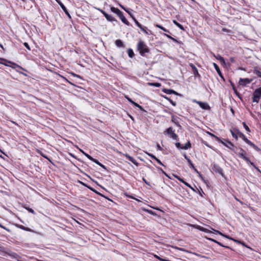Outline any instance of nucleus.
<instances>
[{
  "instance_id": "1",
  "label": "nucleus",
  "mask_w": 261,
  "mask_h": 261,
  "mask_svg": "<svg viewBox=\"0 0 261 261\" xmlns=\"http://www.w3.org/2000/svg\"><path fill=\"white\" fill-rule=\"evenodd\" d=\"M138 50L141 56H144L145 54L149 52V49L147 45L142 41H140L137 45Z\"/></svg>"
},
{
  "instance_id": "2",
  "label": "nucleus",
  "mask_w": 261,
  "mask_h": 261,
  "mask_svg": "<svg viewBox=\"0 0 261 261\" xmlns=\"http://www.w3.org/2000/svg\"><path fill=\"white\" fill-rule=\"evenodd\" d=\"M164 134L169 135L170 138L174 140H176L178 139V136L174 133V130L172 127H170L166 129L164 132Z\"/></svg>"
},
{
  "instance_id": "3",
  "label": "nucleus",
  "mask_w": 261,
  "mask_h": 261,
  "mask_svg": "<svg viewBox=\"0 0 261 261\" xmlns=\"http://www.w3.org/2000/svg\"><path fill=\"white\" fill-rule=\"evenodd\" d=\"M4 62L2 63L3 65L6 66H10L12 67V68H15L16 67H18L20 69H23L21 66L17 65L16 63L12 62L11 61L3 59Z\"/></svg>"
},
{
  "instance_id": "4",
  "label": "nucleus",
  "mask_w": 261,
  "mask_h": 261,
  "mask_svg": "<svg viewBox=\"0 0 261 261\" xmlns=\"http://www.w3.org/2000/svg\"><path fill=\"white\" fill-rule=\"evenodd\" d=\"M4 252L12 258L15 259L17 261H21L20 260L21 257L17 253L13 252L9 249H7L6 251H4Z\"/></svg>"
},
{
  "instance_id": "5",
  "label": "nucleus",
  "mask_w": 261,
  "mask_h": 261,
  "mask_svg": "<svg viewBox=\"0 0 261 261\" xmlns=\"http://www.w3.org/2000/svg\"><path fill=\"white\" fill-rule=\"evenodd\" d=\"M237 154L242 159L244 160L246 162L249 161V159L246 156V152L242 148L240 149V151L237 153Z\"/></svg>"
},
{
  "instance_id": "6",
  "label": "nucleus",
  "mask_w": 261,
  "mask_h": 261,
  "mask_svg": "<svg viewBox=\"0 0 261 261\" xmlns=\"http://www.w3.org/2000/svg\"><path fill=\"white\" fill-rule=\"evenodd\" d=\"M193 102L199 105L200 107L203 110H210V107L208 104L206 102H201L200 101H197L196 100H193Z\"/></svg>"
},
{
  "instance_id": "7",
  "label": "nucleus",
  "mask_w": 261,
  "mask_h": 261,
  "mask_svg": "<svg viewBox=\"0 0 261 261\" xmlns=\"http://www.w3.org/2000/svg\"><path fill=\"white\" fill-rule=\"evenodd\" d=\"M98 10L104 15L107 20L111 22L116 21V19L113 16L109 15L105 11L101 9H99Z\"/></svg>"
},
{
  "instance_id": "8",
  "label": "nucleus",
  "mask_w": 261,
  "mask_h": 261,
  "mask_svg": "<svg viewBox=\"0 0 261 261\" xmlns=\"http://www.w3.org/2000/svg\"><path fill=\"white\" fill-rule=\"evenodd\" d=\"M218 142L221 143L223 145H225L226 147L229 148L230 149H231L232 150H234V148H233L234 145H233V143H231V142H230L228 140L226 141V142H224L222 140H221V139H220V141H219Z\"/></svg>"
},
{
  "instance_id": "9",
  "label": "nucleus",
  "mask_w": 261,
  "mask_h": 261,
  "mask_svg": "<svg viewBox=\"0 0 261 261\" xmlns=\"http://www.w3.org/2000/svg\"><path fill=\"white\" fill-rule=\"evenodd\" d=\"M118 16L120 18L121 21L125 24L128 25L129 23L125 18V16L123 15V13L120 11L119 14H118Z\"/></svg>"
},
{
  "instance_id": "10",
  "label": "nucleus",
  "mask_w": 261,
  "mask_h": 261,
  "mask_svg": "<svg viewBox=\"0 0 261 261\" xmlns=\"http://www.w3.org/2000/svg\"><path fill=\"white\" fill-rule=\"evenodd\" d=\"M190 67H191V68L192 69V71H193V74L194 75V76H196V77H197L198 78H200V75L199 74L198 71V69L195 67V66L194 65L192 64H191L190 65Z\"/></svg>"
},
{
  "instance_id": "11",
  "label": "nucleus",
  "mask_w": 261,
  "mask_h": 261,
  "mask_svg": "<svg viewBox=\"0 0 261 261\" xmlns=\"http://www.w3.org/2000/svg\"><path fill=\"white\" fill-rule=\"evenodd\" d=\"M251 82V80H249L248 79H240L239 83L241 85L245 86L247 84L250 83Z\"/></svg>"
},
{
  "instance_id": "12",
  "label": "nucleus",
  "mask_w": 261,
  "mask_h": 261,
  "mask_svg": "<svg viewBox=\"0 0 261 261\" xmlns=\"http://www.w3.org/2000/svg\"><path fill=\"white\" fill-rule=\"evenodd\" d=\"M163 91L166 94H174L175 95H179V94L175 91L173 90L172 89H164Z\"/></svg>"
},
{
  "instance_id": "13",
  "label": "nucleus",
  "mask_w": 261,
  "mask_h": 261,
  "mask_svg": "<svg viewBox=\"0 0 261 261\" xmlns=\"http://www.w3.org/2000/svg\"><path fill=\"white\" fill-rule=\"evenodd\" d=\"M236 132L239 137L242 138V139L246 143L248 139L246 137V136L241 132H240L238 129H236Z\"/></svg>"
},
{
  "instance_id": "14",
  "label": "nucleus",
  "mask_w": 261,
  "mask_h": 261,
  "mask_svg": "<svg viewBox=\"0 0 261 261\" xmlns=\"http://www.w3.org/2000/svg\"><path fill=\"white\" fill-rule=\"evenodd\" d=\"M253 95L256 97H261V87L259 88H258L255 90L254 92Z\"/></svg>"
},
{
  "instance_id": "15",
  "label": "nucleus",
  "mask_w": 261,
  "mask_h": 261,
  "mask_svg": "<svg viewBox=\"0 0 261 261\" xmlns=\"http://www.w3.org/2000/svg\"><path fill=\"white\" fill-rule=\"evenodd\" d=\"M135 22L136 24V25L144 32H145L146 34H147V32H146V27H143L136 19H135Z\"/></svg>"
},
{
  "instance_id": "16",
  "label": "nucleus",
  "mask_w": 261,
  "mask_h": 261,
  "mask_svg": "<svg viewBox=\"0 0 261 261\" xmlns=\"http://www.w3.org/2000/svg\"><path fill=\"white\" fill-rule=\"evenodd\" d=\"M213 66L214 67H215L216 70L217 71L218 74H219V75L222 79H223V75H222V74L221 72V70L219 67V66L217 65V64L216 63H213Z\"/></svg>"
},
{
  "instance_id": "17",
  "label": "nucleus",
  "mask_w": 261,
  "mask_h": 261,
  "mask_svg": "<svg viewBox=\"0 0 261 261\" xmlns=\"http://www.w3.org/2000/svg\"><path fill=\"white\" fill-rule=\"evenodd\" d=\"M214 170L219 173V174L222 175L223 174V169L220 168L219 166L217 165H214Z\"/></svg>"
},
{
  "instance_id": "18",
  "label": "nucleus",
  "mask_w": 261,
  "mask_h": 261,
  "mask_svg": "<svg viewBox=\"0 0 261 261\" xmlns=\"http://www.w3.org/2000/svg\"><path fill=\"white\" fill-rule=\"evenodd\" d=\"M125 157L129 160L130 162H132L133 164H134L136 165H138V163L137 162L136 160L133 157L130 156L128 154H125Z\"/></svg>"
},
{
  "instance_id": "19",
  "label": "nucleus",
  "mask_w": 261,
  "mask_h": 261,
  "mask_svg": "<svg viewBox=\"0 0 261 261\" xmlns=\"http://www.w3.org/2000/svg\"><path fill=\"white\" fill-rule=\"evenodd\" d=\"M60 6H61V7L62 8V9H63V10L64 11V12L66 13V14H67L69 17H70V15L68 11V10H67L66 8L65 7V6L62 4V3H59Z\"/></svg>"
},
{
  "instance_id": "20",
  "label": "nucleus",
  "mask_w": 261,
  "mask_h": 261,
  "mask_svg": "<svg viewBox=\"0 0 261 261\" xmlns=\"http://www.w3.org/2000/svg\"><path fill=\"white\" fill-rule=\"evenodd\" d=\"M115 44L118 47H122L124 46L123 42H122V41L121 40H119V39L116 40Z\"/></svg>"
},
{
  "instance_id": "21",
  "label": "nucleus",
  "mask_w": 261,
  "mask_h": 261,
  "mask_svg": "<svg viewBox=\"0 0 261 261\" xmlns=\"http://www.w3.org/2000/svg\"><path fill=\"white\" fill-rule=\"evenodd\" d=\"M191 147L190 142L189 141L184 146H182V149L187 150Z\"/></svg>"
},
{
  "instance_id": "22",
  "label": "nucleus",
  "mask_w": 261,
  "mask_h": 261,
  "mask_svg": "<svg viewBox=\"0 0 261 261\" xmlns=\"http://www.w3.org/2000/svg\"><path fill=\"white\" fill-rule=\"evenodd\" d=\"M111 10L112 11V12L116 13L117 15H118V14H119V12L121 11L118 8H115L114 7H111Z\"/></svg>"
},
{
  "instance_id": "23",
  "label": "nucleus",
  "mask_w": 261,
  "mask_h": 261,
  "mask_svg": "<svg viewBox=\"0 0 261 261\" xmlns=\"http://www.w3.org/2000/svg\"><path fill=\"white\" fill-rule=\"evenodd\" d=\"M173 22L174 23V24H175L180 30H184V27L181 24H180L179 23L177 22L176 20H173Z\"/></svg>"
},
{
  "instance_id": "24",
  "label": "nucleus",
  "mask_w": 261,
  "mask_h": 261,
  "mask_svg": "<svg viewBox=\"0 0 261 261\" xmlns=\"http://www.w3.org/2000/svg\"><path fill=\"white\" fill-rule=\"evenodd\" d=\"M213 230L214 231H216L217 233H219V234H220V235H221V236H223V237H225V238H228V239H230V240H233L234 241H236H236L235 240L232 239V238H230L229 237H228V236H226V235L223 234V233H222L221 232H220V231H218V230H215V229H213Z\"/></svg>"
},
{
  "instance_id": "25",
  "label": "nucleus",
  "mask_w": 261,
  "mask_h": 261,
  "mask_svg": "<svg viewBox=\"0 0 261 261\" xmlns=\"http://www.w3.org/2000/svg\"><path fill=\"white\" fill-rule=\"evenodd\" d=\"M127 54L130 58H133L134 56V53L133 52V50L130 48H129L127 50Z\"/></svg>"
},
{
  "instance_id": "26",
  "label": "nucleus",
  "mask_w": 261,
  "mask_h": 261,
  "mask_svg": "<svg viewBox=\"0 0 261 261\" xmlns=\"http://www.w3.org/2000/svg\"><path fill=\"white\" fill-rule=\"evenodd\" d=\"M172 121L173 123H175L177 126H180V125H179V122H178V120H177V118L174 117H173H173H172Z\"/></svg>"
},
{
  "instance_id": "27",
  "label": "nucleus",
  "mask_w": 261,
  "mask_h": 261,
  "mask_svg": "<svg viewBox=\"0 0 261 261\" xmlns=\"http://www.w3.org/2000/svg\"><path fill=\"white\" fill-rule=\"evenodd\" d=\"M155 27L161 29V30H162L163 31H164L165 32L169 33V31L168 30H167L166 29H165V28H164L163 27L161 26L160 24H156L155 25Z\"/></svg>"
},
{
  "instance_id": "28",
  "label": "nucleus",
  "mask_w": 261,
  "mask_h": 261,
  "mask_svg": "<svg viewBox=\"0 0 261 261\" xmlns=\"http://www.w3.org/2000/svg\"><path fill=\"white\" fill-rule=\"evenodd\" d=\"M208 134L211 136L212 137L214 138L217 141H220V138L216 136V135H214L213 134L208 132Z\"/></svg>"
},
{
  "instance_id": "29",
  "label": "nucleus",
  "mask_w": 261,
  "mask_h": 261,
  "mask_svg": "<svg viewBox=\"0 0 261 261\" xmlns=\"http://www.w3.org/2000/svg\"><path fill=\"white\" fill-rule=\"evenodd\" d=\"M188 163H189V167L190 168L194 169L196 171H197L198 172V171L196 170V169L195 168L194 164L192 163V162L191 160H188Z\"/></svg>"
},
{
  "instance_id": "30",
  "label": "nucleus",
  "mask_w": 261,
  "mask_h": 261,
  "mask_svg": "<svg viewBox=\"0 0 261 261\" xmlns=\"http://www.w3.org/2000/svg\"><path fill=\"white\" fill-rule=\"evenodd\" d=\"M93 162L95 163L96 164L98 165L102 168L106 169L105 166L101 164L100 163H99L97 160L95 159Z\"/></svg>"
},
{
  "instance_id": "31",
  "label": "nucleus",
  "mask_w": 261,
  "mask_h": 261,
  "mask_svg": "<svg viewBox=\"0 0 261 261\" xmlns=\"http://www.w3.org/2000/svg\"><path fill=\"white\" fill-rule=\"evenodd\" d=\"M243 126L244 127V128L245 129V130L247 132H250V130L249 128V127L247 125V124H246L245 122H243Z\"/></svg>"
},
{
  "instance_id": "32",
  "label": "nucleus",
  "mask_w": 261,
  "mask_h": 261,
  "mask_svg": "<svg viewBox=\"0 0 261 261\" xmlns=\"http://www.w3.org/2000/svg\"><path fill=\"white\" fill-rule=\"evenodd\" d=\"M132 105H133L134 106H135V107L138 108L140 110H143V107L141 106H140L139 104H138L137 103L135 102H133V103H132Z\"/></svg>"
},
{
  "instance_id": "33",
  "label": "nucleus",
  "mask_w": 261,
  "mask_h": 261,
  "mask_svg": "<svg viewBox=\"0 0 261 261\" xmlns=\"http://www.w3.org/2000/svg\"><path fill=\"white\" fill-rule=\"evenodd\" d=\"M230 132H231V134L232 136L233 137H234L236 140L238 139V134H236L234 132H233L232 130H230Z\"/></svg>"
},
{
  "instance_id": "34",
  "label": "nucleus",
  "mask_w": 261,
  "mask_h": 261,
  "mask_svg": "<svg viewBox=\"0 0 261 261\" xmlns=\"http://www.w3.org/2000/svg\"><path fill=\"white\" fill-rule=\"evenodd\" d=\"M259 98V97H256L253 95L252 101L253 102H258Z\"/></svg>"
},
{
  "instance_id": "35",
  "label": "nucleus",
  "mask_w": 261,
  "mask_h": 261,
  "mask_svg": "<svg viewBox=\"0 0 261 261\" xmlns=\"http://www.w3.org/2000/svg\"><path fill=\"white\" fill-rule=\"evenodd\" d=\"M165 98L167 99H168L170 102L173 106H176V103L175 102H174L173 100H172L171 99L167 97H165Z\"/></svg>"
},
{
  "instance_id": "36",
  "label": "nucleus",
  "mask_w": 261,
  "mask_h": 261,
  "mask_svg": "<svg viewBox=\"0 0 261 261\" xmlns=\"http://www.w3.org/2000/svg\"><path fill=\"white\" fill-rule=\"evenodd\" d=\"M150 85L154 86L156 87H160L161 86V84L159 83H151Z\"/></svg>"
},
{
  "instance_id": "37",
  "label": "nucleus",
  "mask_w": 261,
  "mask_h": 261,
  "mask_svg": "<svg viewBox=\"0 0 261 261\" xmlns=\"http://www.w3.org/2000/svg\"><path fill=\"white\" fill-rule=\"evenodd\" d=\"M176 147L178 148V149H182V146L181 145L180 143H179V142H176L175 144Z\"/></svg>"
},
{
  "instance_id": "38",
  "label": "nucleus",
  "mask_w": 261,
  "mask_h": 261,
  "mask_svg": "<svg viewBox=\"0 0 261 261\" xmlns=\"http://www.w3.org/2000/svg\"><path fill=\"white\" fill-rule=\"evenodd\" d=\"M247 144H248V145H249L250 146L254 147L255 145L254 144H253L252 142H251L250 140H248L247 142H246Z\"/></svg>"
},
{
  "instance_id": "39",
  "label": "nucleus",
  "mask_w": 261,
  "mask_h": 261,
  "mask_svg": "<svg viewBox=\"0 0 261 261\" xmlns=\"http://www.w3.org/2000/svg\"><path fill=\"white\" fill-rule=\"evenodd\" d=\"M20 228L23 230H26V231H30L31 229L29 228L25 227L24 226L21 225L20 226Z\"/></svg>"
},
{
  "instance_id": "40",
  "label": "nucleus",
  "mask_w": 261,
  "mask_h": 261,
  "mask_svg": "<svg viewBox=\"0 0 261 261\" xmlns=\"http://www.w3.org/2000/svg\"><path fill=\"white\" fill-rule=\"evenodd\" d=\"M86 156L90 160L94 162L95 159H94L93 158H92L91 156H90V155H89L88 154H86Z\"/></svg>"
},
{
  "instance_id": "41",
  "label": "nucleus",
  "mask_w": 261,
  "mask_h": 261,
  "mask_svg": "<svg viewBox=\"0 0 261 261\" xmlns=\"http://www.w3.org/2000/svg\"><path fill=\"white\" fill-rule=\"evenodd\" d=\"M183 184L185 185H186V186H187L188 187H189L190 189H191L192 190H194V189L191 186V185L190 184H189L188 182L185 181Z\"/></svg>"
},
{
  "instance_id": "42",
  "label": "nucleus",
  "mask_w": 261,
  "mask_h": 261,
  "mask_svg": "<svg viewBox=\"0 0 261 261\" xmlns=\"http://www.w3.org/2000/svg\"><path fill=\"white\" fill-rule=\"evenodd\" d=\"M147 154L150 156L152 159H154V160H155V159L156 158L154 155H153L152 154H151V153H146Z\"/></svg>"
},
{
  "instance_id": "43",
  "label": "nucleus",
  "mask_w": 261,
  "mask_h": 261,
  "mask_svg": "<svg viewBox=\"0 0 261 261\" xmlns=\"http://www.w3.org/2000/svg\"><path fill=\"white\" fill-rule=\"evenodd\" d=\"M23 45H24V46L27 48H28L29 50H31V48H30V46H29V45L28 44V43H27V42H24V43H23Z\"/></svg>"
},
{
  "instance_id": "44",
  "label": "nucleus",
  "mask_w": 261,
  "mask_h": 261,
  "mask_svg": "<svg viewBox=\"0 0 261 261\" xmlns=\"http://www.w3.org/2000/svg\"><path fill=\"white\" fill-rule=\"evenodd\" d=\"M199 229L201 230V231H203L204 232H207L208 230L206 229V228H203V227H199Z\"/></svg>"
},
{
  "instance_id": "45",
  "label": "nucleus",
  "mask_w": 261,
  "mask_h": 261,
  "mask_svg": "<svg viewBox=\"0 0 261 261\" xmlns=\"http://www.w3.org/2000/svg\"><path fill=\"white\" fill-rule=\"evenodd\" d=\"M27 210H28L30 213H31L33 214H35V213L34 211L32 208H27Z\"/></svg>"
},
{
  "instance_id": "46",
  "label": "nucleus",
  "mask_w": 261,
  "mask_h": 261,
  "mask_svg": "<svg viewBox=\"0 0 261 261\" xmlns=\"http://www.w3.org/2000/svg\"><path fill=\"white\" fill-rule=\"evenodd\" d=\"M125 98L132 104L133 103L134 101H133L130 98H129L127 96H125Z\"/></svg>"
},
{
  "instance_id": "47",
  "label": "nucleus",
  "mask_w": 261,
  "mask_h": 261,
  "mask_svg": "<svg viewBox=\"0 0 261 261\" xmlns=\"http://www.w3.org/2000/svg\"><path fill=\"white\" fill-rule=\"evenodd\" d=\"M119 6L120 7V8H121L122 9L125 10L127 13H128V10L127 9H126L125 8H124V6H123L122 5L119 4Z\"/></svg>"
},
{
  "instance_id": "48",
  "label": "nucleus",
  "mask_w": 261,
  "mask_h": 261,
  "mask_svg": "<svg viewBox=\"0 0 261 261\" xmlns=\"http://www.w3.org/2000/svg\"><path fill=\"white\" fill-rule=\"evenodd\" d=\"M214 57H215L217 60H220V59L222 57L219 55H218L217 56H215L214 54H213Z\"/></svg>"
},
{
  "instance_id": "49",
  "label": "nucleus",
  "mask_w": 261,
  "mask_h": 261,
  "mask_svg": "<svg viewBox=\"0 0 261 261\" xmlns=\"http://www.w3.org/2000/svg\"><path fill=\"white\" fill-rule=\"evenodd\" d=\"M160 165H162V166H164V164L162 163V162L159 160L158 159V158H156L155 160Z\"/></svg>"
},
{
  "instance_id": "50",
  "label": "nucleus",
  "mask_w": 261,
  "mask_h": 261,
  "mask_svg": "<svg viewBox=\"0 0 261 261\" xmlns=\"http://www.w3.org/2000/svg\"><path fill=\"white\" fill-rule=\"evenodd\" d=\"M128 14L130 16V17L132 18V19L135 21V19H136L135 17H134V16L129 12V11L128 10Z\"/></svg>"
},
{
  "instance_id": "51",
  "label": "nucleus",
  "mask_w": 261,
  "mask_h": 261,
  "mask_svg": "<svg viewBox=\"0 0 261 261\" xmlns=\"http://www.w3.org/2000/svg\"><path fill=\"white\" fill-rule=\"evenodd\" d=\"M159 170H160V171H161V172L165 175H166L167 177H168V175L166 174V173L162 169V168H158Z\"/></svg>"
},
{
  "instance_id": "52",
  "label": "nucleus",
  "mask_w": 261,
  "mask_h": 261,
  "mask_svg": "<svg viewBox=\"0 0 261 261\" xmlns=\"http://www.w3.org/2000/svg\"><path fill=\"white\" fill-rule=\"evenodd\" d=\"M219 61L221 62V63H222L223 64H225V60L223 57H222L221 59H220Z\"/></svg>"
},
{
  "instance_id": "53",
  "label": "nucleus",
  "mask_w": 261,
  "mask_h": 261,
  "mask_svg": "<svg viewBox=\"0 0 261 261\" xmlns=\"http://www.w3.org/2000/svg\"><path fill=\"white\" fill-rule=\"evenodd\" d=\"M219 61L221 62V63H222L223 64H225V60L223 57H222L221 59H220Z\"/></svg>"
},
{
  "instance_id": "54",
  "label": "nucleus",
  "mask_w": 261,
  "mask_h": 261,
  "mask_svg": "<svg viewBox=\"0 0 261 261\" xmlns=\"http://www.w3.org/2000/svg\"><path fill=\"white\" fill-rule=\"evenodd\" d=\"M219 61L221 62V63H222L223 64H225V60L223 57H222L221 59H220Z\"/></svg>"
},
{
  "instance_id": "55",
  "label": "nucleus",
  "mask_w": 261,
  "mask_h": 261,
  "mask_svg": "<svg viewBox=\"0 0 261 261\" xmlns=\"http://www.w3.org/2000/svg\"><path fill=\"white\" fill-rule=\"evenodd\" d=\"M72 75L75 77H79V78H80L81 79V76L79 75H77L75 73H71Z\"/></svg>"
},
{
  "instance_id": "56",
  "label": "nucleus",
  "mask_w": 261,
  "mask_h": 261,
  "mask_svg": "<svg viewBox=\"0 0 261 261\" xmlns=\"http://www.w3.org/2000/svg\"><path fill=\"white\" fill-rule=\"evenodd\" d=\"M256 74L259 77H261V72L259 70L256 71Z\"/></svg>"
},
{
  "instance_id": "57",
  "label": "nucleus",
  "mask_w": 261,
  "mask_h": 261,
  "mask_svg": "<svg viewBox=\"0 0 261 261\" xmlns=\"http://www.w3.org/2000/svg\"><path fill=\"white\" fill-rule=\"evenodd\" d=\"M247 163L248 164H249L251 166H253V167H255V165H254V164L253 162H251L250 160H249V161L248 162H247Z\"/></svg>"
},
{
  "instance_id": "58",
  "label": "nucleus",
  "mask_w": 261,
  "mask_h": 261,
  "mask_svg": "<svg viewBox=\"0 0 261 261\" xmlns=\"http://www.w3.org/2000/svg\"><path fill=\"white\" fill-rule=\"evenodd\" d=\"M166 36L168 38H170V39H171L172 40H174V41H176V40L175 39H174L173 38H172L171 36H169V35H166Z\"/></svg>"
},
{
  "instance_id": "59",
  "label": "nucleus",
  "mask_w": 261,
  "mask_h": 261,
  "mask_svg": "<svg viewBox=\"0 0 261 261\" xmlns=\"http://www.w3.org/2000/svg\"><path fill=\"white\" fill-rule=\"evenodd\" d=\"M156 147L158 148V150H162V147L160 146V145L159 144H157L156 145Z\"/></svg>"
},
{
  "instance_id": "60",
  "label": "nucleus",
  "mask_w": 261,
  "mask_h": 261,
  "mask_svg": "<svg viewBox=\"0 0 261 261\" xmlns=\"http://www.w3.org/2000/svg\"><path fill=\"white\" fill-rule=\"evenodd\" d=\"M176 249L179 250H180V251H185V249H183V248H179V247H175Z\"/></svg>"
},
{
  "instance_id": "61",
  "label": "nucleus",
  "mask_w": 261,
  "mask_h": 261,
  "mask_svg": "<svg viewBox=\"0 0 261 261\" xmlns=\"http://www.w3.org/2000/svg\"><path fill=\"white\" fill-rule=\"evenodd\" d=\"M253 148L257 151L260 150V149L256 145H255Z\"/></svg>"
},
{
  "instance_id": "62",
  "label": "nucleus",
  "mask_w": 261,
  "mask_h": 261,
  "mask_svg": "<svg viewBox=\"0 0 261 261\" xmlns=\"http://www.w3.org/2000/svg\"><path fill=\"white\" fill-rule=\"evenodd\" d=\"M253 148L257 151L260 150V149L256 145H255Z\"/></svg>"
},
{
  "instance_id": "63",
  "label": "nucleus",
  "mask_w": 261,
  "mask_h": 261,
  "mask_svg": "<svg viewBox=\"0 0 261 261\" xmlns=\"http://www.w3.org/2000/svg\"><path fill=\"white\" fill-rule=\"evenodd\" d=\"M179 180V181H180V182H182V183H184V182L185 181L184 180V179H183V178H180L179 179V180Z\"/></svg>"
},
{
  "instance_id": "64",
  "label": "nucleus",
  "mask_w": 261,
  "mask_h": 261,
  "mask_svg": "<svg viewBox=\"0 0 261 261\" xmlns=\"http://www.w3.org/2000/svg\"><path fill=\"white\" fill-rule=\"evenodd\" d=\"M80 151L83 153L84 154L85 156H86V154H88L87 153H85L83 150L82 149H80Z\"/></svg>"
}]
</instances>
